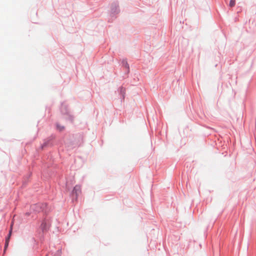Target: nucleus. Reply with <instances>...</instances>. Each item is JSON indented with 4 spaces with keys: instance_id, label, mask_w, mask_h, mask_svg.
Segmentation results:
<instances>
[{
    "instance_id": "3",
    "label": "nucleus",
    "mask_w": 256,
    "mask_h": 256,
    "mask_svg": "<svg viewBox=\"0 0 256 256\" xmlns=\"http://www.w3.org/2000/svg\"><path fill=\"white\" fill-rule=\"evenodd\" d=\"M229 5L230 7L234 6L235 5V0H230Z\"/></svg>"
},
{
    "instance_id": "6",
    "label": "nucleus",
    "mask_w": 256,
    "mask_h": 256,
    "mask_svg": "<svg viewBox=\"0 0 256 256\" xmlns=\"http://www.w3.org/2000/svg\"><path fill=\"white\" fill-rule=\"evenodd\" d=\"M126 66H128V63H126Z\"/></svg>"
},
{
    "instance_id": "5",
    "label": "nucleus",
    "mask_w": 256,
    "mask_h": 256,
    "mask_svg": "<svg viewBox=\"0 0 256 256\" xmlns=\"http://www.w3.org/2000/svg\"><path fill=\"white\" fill-rule=\"evenodd\" d=\"M8 242H9V240L8 239H6V243H5V246H4V250H6V248L8 247Z\"/></svg>"
},
{
    "instance_id": "2",
    "label": "nucleus",
    "mask_w": 256,
    "mask_h": 256,
    "mask_svg": "<svg viewBox=\"0 0 256 256\" xmlns=\"http://www.w3.org/2000/svg\"><path fill=\"white\" fill-rule=\"evenodd\" d=\"M56 127H57L58 130L60 131L63 130L64 128V126H61L59 125L58 124H56Z\"/></svg>"
},
{
    "instance_id": "1",
    "label": "nucleus",
    "mask_w": 256,
    "mask_h": 256,
    "mask_svg": "<svg viewBox=\"0 0 256 256\" xmlns=\"http://www.w3.org/2000/svg\"><path fill=\"white\" fill-rule=\"evenodd\" d=\"M81 192V187L79 185H76L72 190V194L78 196Z\"/></svg>"
},
{
    "instance_id": "4",
    "label": "nucleus",
    "mask_w": 256,
    "mask_h": 256,
    "mask_svg": "<svg viewBox=\"0 0 256 256\" xmlns=\"http://www.w3.org/2000/svg\"><path fill=\"white\" fill-rule=\"evenodd\" d=\"M12 224H11L10 230L9 234H8V236L6 239H8V240H10V238L11 234H12Z\"/></svg>"
}]
</instances>
